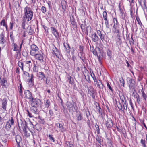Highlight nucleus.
I'll return each mask as SVG.
<instances>
[{
  "label": "nucleus",
  "mask_w": 147,
  "mask_h": 147,
  "mask_svg": "<svg viewBox=\"0 0 147 147\" xmlns=\"http://www.w3.org/2000/svg\"><path fill=\"white\" fill-rule=\"evenodd\" d=\"M97 109V112H98L100 114L102 115V113L101 112L102 109L99 106H98V109Z\"/></svg>",
  "instance_id": "57"
},
{
  "label": "nucleus",
  "mask_w": 147,
  "mask_h": 147,
  "mask_svg": "<svg viewBox=\"0 0 147 147\" xmlns=\"http://www.w3.org/2000/svg\"><path fill=\"white\" fill-rule=\"evenodd\" d=\"M0 24L1 25L3 26H5L7 24L5 22V20L4 19H3L0 22Z\"/></svg>",
  "instance_id": "44"
},
{
  "label": "nucleus",
  "mask_w": 147,
  "mask_h": 147,
  "mask_svg": "<svg viewBox=\"0 0 147 147\" xmlns=\"http://www.w3.org/2000/svg\"><path fill=\"white\" fill-rule=\"evenodd\" d=\"M117 106L118 109L120 110H122L123 109L122 105L119 102L118 104L117 105Z\"/></svg>",
  "instance_id": "47"
},
{
  "label": "nucleus",
  "mask_w": 147,
  "mask_h": 147,
  "mask_svg": "<svg viewBox=\"0 0 147 147\" xmlns=\"http://www.w3.org/2000/svg\"><path fill=\"white\" fill-rule=\"evenodd\" d=\"M66 106L70 111H75L76 110V103L73 100L67 101Z\"/></svg>",
  "instance_id": "2"
},
{
  "label": "nucleus",
  "mask_w": 147,
  "mask_h": 147,
  "mask_svg": "<svg viewBox=\"0 0 147 147\" xmlns=\"http://www.w3.org/2000/svg\"><path fill=\"white\" fill-rule=\"evenodd\" d=\"M85 31H86V34L88 35V32H90L91 31V27L90 26H87Z\"/></svg>",
  "instance_id": "36"
},
{
  "label": "nucleus",
  "mask_w": 147,
  "mask_h": 147,
  "mask_svg": "<svg viewBox=\"0 0 147 147\" xmlns=\"http://www.w3.org/2000/svg\"><path fill=\"white\" fill-rule=\"evenodd\" d=\"M30 109L31 111L34 114H38L39 113L37 107L35 105H33L31 107Z\"/></svg>",
  "instance_id": "15"
},
{
  "label": "nucleus",
  "mask_w": 147,
  "mask_h": 147,
  "mask_svg": "<svg viewBox=\"0 0 147 147\" xmlns=\"http://www.w3.org/2000/svg\"><path fill=\"white\" fill-rule=\"evenodd\" d=\"M141 92L142 94V97L144 99V100L145 102L146 101V98H147V96L144 93L143 90H141Z\"/></svg>",
  "instance_id": "33"
},
{
  "label": "nucleus",
  "mask_w": 147,
  "mask_h": 147,
  "mask_svg": "<svg viewBox=\"0 0 147 147\" xmlns=\"http://www.w3.org/2000/svg\"><path fill=\"white\" fill-rule=\"evenodd\" d=\"M105 124L107 128L109 129L113 126V123L111 118H108L105 122Z\"/></svg>",
  "instance_id": "8"
},
{
  "label": "nucleus",
  "mask_w": 147,
  "mask_h": 147,
  "mask_svg": "<svg viewBox=\"0 0 147 147\" xmlns=\"http://www.w3.org/2000/svg\"><path fill=\"white\" fill-rule=\"evenodd\" d=\"M134 96L137 99V102L138 104L140 103V97L139 95L138 94H136L134 95Z\"/></svg>",
  "instance_id": "40"
},
{
  "label": "nucleus",
  "mask_w": 147,
  "mask_h": 147,
  "mask_svg": "<svg viewBox=\"0 0 147 147\" xmlns=\"http://www.w3.org/2000/svg\"><path fill=\"white\" fill-rule=\"evenodd\" d=\"M33 71L35 72H37L38 71V69L37 67L35 65L33 67Z\"/></svg>",
  "instance_id": "62"
},
{
  "label": "nucleus",
  "mask_w": 147,
  "mask_h": 147,
  "mask_svg": "<svg viewBox=\"0 0 147 147\" xmlns=\"http://www.w3.org/2000/svg\"><path fill=\"white\" fill-rule=\"evenodd\" d=\"M54 109L56 111L58 110V107L56 104H54Z\"/></svg>",
  "instance_id": "64"
},
{
  "label": "nucleus",
  "mask_w": 147,
  "mask_h": 147,
  "mask_svg": "<svg viewBox=\"0 0 147 147\" xmlns=\"http://www.w3.org/2000/svg\"><path fill=\"white\" fill-rule=\"evenodd\" d=\"M67 145L68 147H73L74 146L71 142H67Z\"/></svg>",
  "instance_id": "54"
},
{
  "label": "nucleus",
  "mask_w": 147,
  "mask_h": 147,
  "mask_svg": "<svg viewBox=\"0 0 147 147\" xmlns=\"http://www.w3.org/2000/svg\"><path fill=\"white\" fill-rule=\"evenodd\" d=\"M97 34L100 36L101 40L102 41L105 40V35L102 34L100 30H98L97 31Z\"/></svg>",
  "instance_id": "24"
},
{
  "label": "nucleus",
  "mask_w": 147,
  "mask_h": 147,
  "mask_svg": "<svg viewBox=\"0 0 147 147\" xmlns=\"http://www.w3.org/2000/svg\"><path fill=\"white\" fill-rule=\"evenodd\" d=\"M61 5L62 6V9L64 11H65L67 8L68 7L67 2L65 0L62 1L61 2Z\"/></svg>",
  "instance_id": "14"
},
{
  "label": "nucleus",
  "mask_w": 147,
  "mask_h": 147,
  "mask_svg": "<svg viewBox=\"0 0 147 147\" xmlns=\"http://www.w3.org/2000/svg\"><path fill=\"white\" fill-rule=\"evenodd\" d=\"M27 112V115L29 116L30 118L32 117H33V115L31 113H30L28 110H26Z\"/></svg>",
  "instance_id": "52"
},
{
  "label": "nucleus",
  "mask_w": 147,
  "mask_h": 147,
  "mask_svg": "<svg viewBox=\"0 0 147 147\" xmlns=\"http://www.w3.org/2000/svg\"><path fill=\"white\" fill-rule=\"evenodd\" d=\"M18 65L21 68L22 71H23V63L22 62L19 61L18 63Z\"/></svg>",
  "instance_id": "41"
},
{
  "label": "nucleus",
  "mask_w": 147,
  "mask_h": 147,
  "mask_svg": "<svg viewBox=\"0 0 147 147\" xmlns=\"http://www.w3.org/2000/svg\"><path fill=\"white\" fill-rule=\"evenodd\" d=\"M63 46L65 48V49L67 53H69L70 51V49L71 47L68 43L64 42L63 43Z\"/></svg>",
  "instance_id": "16"
},
{
  "label": "nucleus",
  "mask_w": 147,
  "mask_h": 147,
  "mask_svg": "<svg viewBox=\"0 0 147 147\" xmlns=\"http://www.w3.org/2000/svg\"><path fill=\"white\" fill-rule=\"evenodd\" d=\"M80 55H78L79 58L81 59L84 63L86 59L85 56V54L83 52H80Z\"/></svg>",
  "instance_id": "18"
},
{
  "label": "nucleus",
  "mask_w": 147,
  "mask_h": 147,
  "mask_svg": "<svg viewBox=\"0 0 147 147\" xmlns=\"http://www.w3.org/2000/svg\"><path fill=\"white\" fill-rule=\"evenodd\" d=\"M31 50L30 51V54L32 56H34L36 52L38 50V48L34 44H33L30 46Z\"/></svg>",
  "instance_id": "9"
},
{
  "label": "nucleus",
  "mask_w": 147,
  "mask_h": 147,
  "mask_svg": "<svg viewBox=\"0 0 147 147\" xmlns=\"http://www.w3.org/2000/svg\"><path fill=\"white\" fill-rule=\"evenodd\" d=\"M100 89H102V90H103L104 88H105V87L104 86V85L102 84H101L100 86H99L98 87Z\"/></svg>",
  "instance_id": "63"
},
{
  "label": "nucleus",
  "mask_w": 147,
  "mask_h": 147,
  "mask_svg": "<svg viewBox=\"0 0 147 147\" xmlns=\"http://www.w3.org/2000/svg\"><path fill=\"white\" fill-rule=\"evenodd\" d=\"M36 59L43 61V55L41 51H38V53L35 54L34 55Z\"/></svg>",
  "instance_id": "11"
},
{
  "label": "nucleus",
  "mask_w": 147,
  "mask_h": 147,
  "mask_svg": "<svg viewBox=\"0 0 147 147\" xmlns=\"http://www.w3.org/2000/svg\"><path fill=\"white\" fill-rule=\"evenodd\" d=\"M71 23L74 28H76L77 27V25L75 20L74 21H72V22H71Z\"/></svg>",
  "instance_id": "59"
},
{
  "label": "nucleus",
  "mask_w": 147,
  "mask_h": 147,
  "mask_svg": "<svg viewBox=\"0 0 147 147\" xmlns=\"http://www.w3.org/2000/svg\"><path fill=\"white\" fill-rule=\"evenodd\" d=\"M35 102H34V105H36L40 107L42 104L41 101L38 98H35Z\"/></svg>",
  "instance_id": "25"
},
{
  "label": "nucleus",
  "mask_w": 147,
  "mask_h": 147,
  "mask_svg": "<svg viewBox=\"0 0 147 147\" xmlns=\"http://www.w3.org/2000/svg\"><path fill=\"white\" fill-rule=\"evenodd\" d=\"M26 22V19H25V17H23L22 19V27L24 29H25V25Z\"/></svg>",
  "instance_id": "28"
},
{
  "label": "nucleus",
  "mask_w": 147,
  "mask_h": 147,
  "mask_svg": "<svg viewBox=\"0 0 147 147\" xmlns=\"http://www.w3.org/2000/svg\"><path fill=\"white\" fill-rule=\"evenodd\" d=\"M49 137L50 140L53 142H54L55 141V139L52 136V135L49 134L47 136Z\"/></svg>",
  "instance_id": "46"
},
{
  "label": "nucleus",
  "mask_w": 147,
  "mask_h": 147,
  "mask_svg": "<svg viewBox=\"0 0 147 147\" xmlns=\"http://www.w3.org/2000/svg\"><path fill=\"white\" fill-rule=\"evenodd\" d=\"M13 51H17L19 50V49H18V45L16 44L13 43Z\"/></svg>",
  "instance_id": "43"
},
{
  "label": "nucleus",
  "mask_w": 147,
  "mask_h": 147,
  "mask_svg": "<svg viewBox=\"0 0 147 147\" xmlns=\"http://www.w3.org/2000/svg\"><path fill=\"white\" fill-rule=\"evenodd\" d=\"M29 29V31L28 32V34L29 35H32L34 33V31L32 29V28L31 26H28L27 28V29Z\"/></svg>",
  "instance_id": "30"
},
{
  "label": "nucleus",
  "mask_w": 147,
  "mask_h": 147,
  "mask_svg": "<svg viewBox=\"0 0 147 147\" xmlns=\"http://www.w3.org/2000/svg\"><path fill=\"white\" fill-rule=\"evenodd\" d=\"M38 119H39L38 122L41 124L44 125L45 123V121L44 119H42L40 116L38 117Z\"/></svg>",
  "instance_id": "34"
},
{
  "label": "nucleus",
  "mask_w": 147,
  "mask_h": 147,
  "mask_svg": "<svg viewBox=\"0 0 147 147\" xmlns=\"http://www.w3.org/2000/svg\"><path fill=\"white\" fill-rule=\"evenodd\" d=\"M68 79V80L69 81V82L72 85L74 84V80L73 78L70 76H69L67 77Z\"/></svg>",
  "instance_id": "29"
},
{
  "label": "nucleus",
  "mask_w": 147,
  "mask_h": 147,
  "mask_svg": "<svg viewBox=\"0 0 147 147\" xmlns=\"http://www.w3.org/2000/svg\"><path fill=\"white\" fill-rule=\"evenodd\" d=\"M10 35V37L11 41L13 42H14V36L13 35V33H11Z\"/></svg>",
  "instance_id": "49"
},
{
  "label": "nucleus",
  "mask_w": 147,
  "mask_h": 147,
  "mask_svg": "<svg viewBox=\"0 0 147 147\" xmlns=\"http://www.w3.org/2000/svg\"><path fill=\"white\" fill-rule=\"evenodd\" d=\"M52 101L49 99H47L45 100V107L46 108H49L50 106Z\"/></svg>",
  "instance_id": "19"
},
{
  "label": "nucleus",
  "mask_w": 147,
  "mask_h": 147,
  "mask_svg": "<svg viewBox=\"0 0 147 147\" xmlns=\"http://www.w3.org/2000/svg\"><path fill=\"white\" fill-rule=\"evenodd\" d=\"M19 55H20V49H19V51H16V54H15V58L16 59H18L19 57Z\"/></svg>",
  "instance_id": "38"
},
{
  "label": "nucleus",
  "mask_w": 147,
  "mask_h": 147,
  "mask_svg": "<svg viewBox=\"0 0 147 147\" xmlns=\"http://www.w3.org/2000/svg\"><path fill=\"white\" fill-rule=\"evenodd\" d=\"M52 33L57 38H59L60 36L57 30L54 27H51L50 28Z\"/></svg>",
  "instance_id": "10"
},
{
  "label": "nucleus",
  "mask_w": 147,
  "mask_h": 147,
  "mask_svg": "<svg viewBox=\"0 0 147 147\" xmlns=\"http://www.w3.org/2000/svg\"><path fill=\"white\" fill-rule=\"evenodd\" d=\"M7 103V99L5 98H3L2 100V109L3 110V111H6V108Z\"/></svg>",
  "instance_id": "13"
},
{
  "label": "nucleus",
  "mask_w": 147,
  "mask_h": 147,
  "mask_svg": "<svg viewBox=\"0 0 147 147\" xmlns=\"http://www.w3.org/2000/svg\"><path fill=\"white\" fill-rule=\"evenodd\" d=\"M107 55L109 57V58L110 59L112 57L111 51L109 49H107Z\"/></svg>",
  "instance_id": "39"
},
{
  "label": "nucleus",
  "mask_w": 147,
  "mask_h": 147,
  "mask_svg": "<svg viewBox=\"0 0 147 147\" xmlns=\"http://www.w3.org/2000/svg\"><path fill=\"white\" fill-rule=\"evenodd\" d=\"M10 29L11 30L13 28V22H11L10 23Z\"/></svg>",
  "instance_id": "61"
},
{
  "label": "nucleus",
  "mask_w": 147,
  "mask_h": 147,
  "mask_svg": "<svg viewBox=\"0 0 147 147\" xmlns=\"http://www.w3.org/2000/svg\"><path fill=\"white\" fill-rule=\"evenodd\" d=\"M17 122L20 129H22L24 127H26V122L23 119H18Z\"/></svg>",
  "instance_id": "6"
},
{
  "label": "nucleus",
  "mask_w": 147,
  "mask_h": 147,
  "mask_svg": "<svg viewBox=\"0 0 147 147\" xmlns=\"http://www.w3.org/2000/svg\"><path fill=\"white\" fill-rule=\"evenodd\" d=\"M113 21L114 22V23L116 24V25H119V24L118 23L117 19L115 18H114L113 20Z\"/></svg>",
  "instance_id": "60"
},
{
  "label": "nucleus",
  "mask_w": 147,
  "mask_h": 147,
  "mask_svg": "<svg viewBox=\"0 0 147 147\" xmlns=\"http://www.w3.org/2000/svg\"><path fill=\"white\" fill-rule=\"evenodd\" d=\"M33 127L34 129L38 131H40L42 129L39 123H37L35 125L34 127Z\"/></svg>",
  "instance_id": "27"
},
{
  "label": "nucleus",
  "mask_w": 147,
  "mask_h": 147,
  "mask_svg": "<svg viewBox=\"0 0 147 147\" xmlns=\"http://www.w3.org/2000/svg\"><path fill=\"white\" fill-rule=\"evenodd\" d=\"M82 30H83L85 31V30L86 29V25L85 23H84V24H81L80 26Z\"/></svg>",
  "instance_id": "45"
},
{
  "label": "nucleus",
  "mask_w": 147,
  "mask_h": 147,
  "mask_svg": "<svg viewBox=\"0 0 147 147\" xmlns=\"http://www.w3.org/2000/svg\"><path fill=\"white\" fill-rule=\"evenodd\" d=\"M101 136H98L97 135L96 136V140L97 141V142L99 143L100 145L101 144Z\"/></svg>",
  "instance_id": "35"
},
{
  "label": "nucleus",
  "mask_w": 147,
  "mask_h": 147,
  "mask_svg": "<svg viewBox=\"0 0 147 147\" xmlns=\"http://www.w3.org/2000/svg\"><path fill=\"white\" fill-rule=\"evenodd\" d=\"M15 140L17 144L19 145L20 142L22 140L20 136L19 135H17L16 136Z\"/></svg>",
  "instance_id": "26"
},
{
  "label": "nucleus",
  "mask_w": 147,
  "mask_h": 147,
  "mask_svg": "<svg viewBox=\"0 0 147 147\" xmlns=\"http://www.w3.org/2000/svg\"><path fill=\"white\" fill-rule=\"evenodd\" d=\"M76 117L77 118V120L78 121H81L82 120L83 118L81 116V113L80 112H79L76 115Z\"/></svg>",
  "instance_id": "31"
},
{
  "label": "nucleus",
  "mask_w": 147,
  "mask_h": 147,
  "mask_svg": "<svg viewBox=\"0 0 147 147\" xmlns=\"http://www.w3.org/2000/svg\"><path fill=\"white\" fill-rule=\"evenodd\" d=\"M92 36V40L94 42H97L99 39L98 37L97 36L96 33L93 34Z\"/></svg>",
  "instance_id": "21"
},
{
  "label": "nucleus",
  "mask_w": 147,
  "mask_h": 147,
  "mask_svg": "<svg viewBox=\"0 0 147 147\" xmlns=\"http://www.w3.org/2000/svg\"><path fill=\"white\" fill-rule=\"evenodd\" d=\"M127 81L129 88L130 89L132 88L135 85V81L133 79L130 77L127 78Z\"/></svg>",
  "instance_id": "7"
},
{
  "label": "nucleus",
  "mask_w": 147,
  "mask_h": 147,
  "mask_svg": "<svg viewBox=\"0 0 147 147\" xmlns=\"http://www.w3.org/2000/svg\"><path fill=\"white\" fill-rule=\"evenodd\" d=\"M107 86L110 89V90L113 92V90L112 89V87L110 86V85L109 82L107 83Z\"/></svg>",
  "instance_id": "48"
},
{
  "label": "nucleus",
  "mask_w": 147,
  "mask_h": 147,
  "mask_svg": "<svg viewBox=\"0 0 147 147\" xmlns=\"http://www.w3.org/2000/svg\"><path fill=\"white\" fill-rule=\"evenodd\" d=\"M14 119L12 117H11V119H9L6 122L5 128L6 130H9L11 127L14 125Z\"/></svg>",
  "instance_id": "3"
},
{
  "label": "nucleus",
  "mask_w": 147,
  "mask_h": 147,
  "mask_svg": "<svg viewBox=\"0 0 147 147\" xmlns=\"http://www.w3.org/2000/svg\"><path fill=\"white\" fill-rule=\"evenodd\" d=\"M95 49L97 52V57H98V61L99 62H101V59L103 56V52L99 47H96Z\"/></svg>",
  "instance_id": "5"
},
{
  "label": "nucleus",
  "mask_w": 147,
  "mask_h": 147,
  "mask_svg": "<svg viewBox=\"0 0 147 147\" xmlns=\"http://www.w3.org/2000/svg\"><path fill=\"white\" fill-rule=\"evenodd\" d=\"M44 78H46V76L43 72H39L38 74V79L42 80Z\"/></svg>",
  "instance_id": "17"
},
{
  "label": "nucleus",
  "mask_w": 147,
  "mask_h": 147,
  "mask_svg": "<svg viewBox=\"0 0 147 147\" xmlns=\"http://www.w3.org/2000/svg\"><path fill=\"white\" fill-rule=\"evenodd\" d=\"M29 100V102H31V105L32 106L34 105V102H35V98H34L33 97V96L31 98H30Z\"/></svg>",
  "instance_id": "37"
},
{
  "label": "nucleus",
  "mask_w": 147,
  "mask_h": 147,
  "mask_svg": "<svg viewBox=\"0 0 147 147\" xmlns=\"http://www.w3.org/2000/svg\"><path fill=\"white\" fill-rule=\"evenodd\" d=\"M56 125L57 126V127H58L59 128L61 129L63 127V125L62 124H60L59 123H57L56 124Z\"/></svg>",
  "instance_id": "58"
},
{
  "label": "nucleus",
  "mask_w": 147,
  "mask_h": 147,
  "mask_svg": "<svg viewBox=\"0 0 147 147\" xmlns=\"http://www.w3.org/2000/svg\"><path fill=\"white\" fill-rule=\"evenodd\" d=\"M140 143L144 147H147L146 144V141L144 140L141 139L140 140Z\"/></svg>",
  "instance_id": "42"
},
{
  "label": "nucleus",
  "mask_w": 147,
  "mask_h": 147,
  "mask_svg": "<svg viewBox=\"0 0 147 147\" xmlns=\"http://www.w3.org/2000/svg\"><path fill=\"white\" fill-rule=\"evenodd\" d=\"M88 93L91 96L93 99H95V96L97 94L94 89L91 86L88 87Z\"/></svg>",
  "instance_id": "4"
},
{
  "label": "nucleus",
  "mask_w": 147,
  "mask_h": 147,
  "mask_svg": "<svg viewBox=\"0 0 147 147\" xmlns=\"http://www.w3.org/2000/svg\"><path fill=\"white\" fill-rule=\"evenodd\" d=\"M22 129H23V131L24 134V135L25 136H26L27 137L30 136V134L27 133V126L24 127V128H23Z\"/></svg>",
  "instance_id": "32"
},
{
  "label": "nucleus",
  "mask_w": 147,
  "mask_h": 147,
  "mask_svg": "<svg viewBox=\"0 0 147 147\" xmlns=\"http://www.w3.org/2000/svg\"><path fill=\"white\" fill-rule=\"evenodd\" d=\"M95 127H96V130L97 132V133L98 134H100L99 128V126L97 125L96 124L95 125Z\"/></svg>",
  "instance_id": "50"
},
{
  "label": "nucleus",
  "mask_w": 147,
  "mask_h": 147,
  "mask_svg": "<svg viewBox=\"0 0 147 147\" xmlns=\"http://www.w3.org/2000/svg\"><path fill=\"white\" fill-rule=\"evenodd\" d=\"M34 76L33 74H31V76L30 79H28V82L31 83L30 84L31 85L33 86L34 85Z\"/></svg>",
  "instance_id": "23"
},
{
  "label": "nucleus",
  "mask_w": 147,
  "mask_h": 147,
  "mask_svg": "<svg viewBox=\"0 0 147 147\" xmlns=\"http://www.w3.org/2000/svg\"><path fill=\"white\" fill-rule=\"evenodd\" d=\"M0 42L3 44H4L5 42V38L3 32L0 34Z\"/></svg>",
  "instance_id": "22"
},
{
  "label": "nucleus",
  "mask_w": 147,
  "mask_h": 147,
  "mask_svg": "<svg viewBox=\"0 0 147 147\" xmlns=\"http://www.w3.org/2000/svg\"><path fill=\"white\" fill-rule=\"evenodd\" d=\"M0 79L1 80V85L5 87H6V86H7V82L6 80L4 78H3L1 80V78H0Z\"/></svg>",
  "instance_id": "20"
},
{
  "label": "nucleus",
  "mask_w": 147,
  "mask_h": 147,
  "mask_svg": "<svg viewBox=\"0 0 147 147\" xmlns=\"http://www.w3.org/2000/svg\"><path fill=\"white\" fill-rule=\"evenodd\" d=\"M120 98L121 100L122 104L124 102V100L123 99L124 98V96L123 95H122L121 96H120Z\"/></svg>",
  "instance_id": "56"
},
{
  "label": "nucleus",
  "mask_w": 147,
  "mask_h": 147,
  "mask_svg": "<svg viewBox=\"0 0 147 147\" xmlns=\"http://www.w3.org/2000/svg\"><path fill=\"white\" fill-rule=\"evenodd\" d=\"M25 97L27 99H29L33 97L32 93L28 90H25L24 92Z\"/></svg>",
  "instance_id": "12"
},
{
  "label": "nucleus",
  "mask_w": 147,
  "mask_h": 147,
  "mask_svg": "<svg viewBox=\"0 0 147 147\" xmlns=\"http://www.w3.org/2000/svg\"><path fill=\"white\" fill-rule=\"evenodd\" d=\"M84 47L82 45H80L79 46V51L80 52H83Z\"/></svg>",
  "instance_id": "55"
},
{
  "label": "nucleus",
  "mask_w": 147,
  "mask_h": 147,
  "mask_svg": "<svg viewBox=\"0 0 147 147\" xmlns=\"http://www.w3.org/2000/svg\"><path fill=\"white\" fill-rule=\"evenodd\" d=\"M24 14L25 19H27L28 21L31 20L33 16V12L31 8L26 6L24 9Z\"/></svg>",
  "instance_id": "1"
},
{
  "label": "nucleus",
  "mask_w": 147,
  "mask_h": 147,
  "mask_svg": "<svg viewBox=\"0 0 147 147\" xmlns=\"http://www.w3.org/2000/svg\"><path fill=\"white\" fill-rule=\"evenodd\" d=\"M120 83L121 86H123V87H124V80L122 78L120 79Z\"/></svg>",
  "instance_id": "51"
},
{
  "label": "nucleus",
  "mask_w": 147,
  "mask_h": 147,
  "mask_svg": "<svg viewBox=\"0 0 147 147\" xmlns=\"http://www.w3.org/2000/svg\"><path fill=\"white\" fill-rule=\"evenodd\" d=\"M41 11L42 13H44L46 11V8L44 6H42L41 7Z\"/></svg>",
  "instance_id": "53"
}]
</instances>
